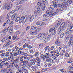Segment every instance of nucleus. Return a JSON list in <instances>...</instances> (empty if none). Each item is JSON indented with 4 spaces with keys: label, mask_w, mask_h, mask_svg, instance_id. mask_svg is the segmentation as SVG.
I'll return each mask as SVG.
<instances>
[{
    "label": "nucleus",
    "mask_w": 73,
    "mask_h": 73,
    "mask_svg": "<svg viewBox=\"0 0 73 73\" xmlns=\"http://www.w3.org/2000/svg\"><path fill=\"white\" fill-rule=\"evenodd\" d=\"M57 2L55 1H53L52 2V4H53V5H50V7L48 8L49 10L47 11L46 13L47 14H49V13H51V11H54V9H56V8H57V4H56Z\"/></svg>",
    "instance_id": "f257e3e1"
},
{
    "label": "nucleus",
    "mask_w": 73,
    "mask_h": 73,
    "mask_svg": "<svg viewBox=\"0 0 73 73\" xmlns=\"http://www.w3.org/2000/svg\"><path fill=\"white\" fill-rule=\"evenodd\" d=\"M40 57L41 58H42L43 60H45V59H46V62H50L51 63L53 62V60L52 59L49 58V57H50V55L48 53H46L45 55L42 54Z\"/></svg>",
    "instance_id": "f03ea898"
},
{
    "label": "nucleus",
    "mask_w": 73,
    "mask_h": 73,
    "mask_svg": "<svg viewBox=\"0 0 73 73\" xmlns=\"http://www.w3.org/2000/svg\"><path fill=\"white\" fill-rule=\"evenodd\" d=\"M37 5L38 7H41L42 11H44L45 9V5L44 4H43L42 2V3H40V2H38L37 3Z\"/></svg>",
    "instance_id": "7ed1b4c3"
},
{
    "label": "nucleus",
    "mask_w": 73,
    "mask_h": 73,
    "mask_svg": "<svg viewBox=\"0 0 73 73\" xmlns=\"http://www.w3.org/2000/svg\"><path fill=\"white\" fill-rule=\"evenodd\" d=\"M3 8L4 9H6L7 10L10 9V5L9 4V3H6L5 5L3 6Z\"/></svg>",
    "instance_id": "20e7f679"
},
{
    "label": "nucleus",
    "mask_w": 73,
    "mask_h": 73,
    "mask_svg": "<svg viewBox=\"0 0 73 73\" xmlns=\"http://www.w3.org/2000/svg\"><path fill=\"white\" fill-rule=\"evenodd\" d=\"M10 64L11 66H12V67H13V66H14L15 68H16L17 69H20V66L19 65L15 62L11 63Z\"/></svg>",
    "instance_id": "39448f33"
},
{
    "label": "nucleus",
    "mask_w": 73,
    "mask_h": 73,
    "mask_svg": "<svg viewBox=\"0 0 73 73\" xmlns=\"http://www.w3.org/2000/svg\"><path fill=\"white\" fill-rule=\"evenodd\" d=\"M25 18H24V16H22L19 20V23H21L22 22L23 23H25L27 19L24 20Z\"/></svg>",
    "instance_id": "423d86ee"
},
{
    "label": "nucleus",
    "mask_w": 73,
    "mask_h": 73,
    "mask_svg": "<svg viewBox=\"0 0 73 73\" xmlns=\"http://www.w3.org/2000/svg\"><path fill=\"white\" fill-rule=\"evenodd\" d=\"M44 36H45V33H43L42 34L40 33L38 36V37L40 40H42L44 38Z\"/></svg>",
    "instance_id": "0eeeda50"
},
{
    "label": "nucleus",
    "mask_w": 73,
    "mask_h": 73,
    "mask_svg": "<svg viewBox=\"0 0 73 73\" xmlns=\"http://www.w3.org/2000/svg\"><path fill=\"white\" fill-rule=\"evenodd\" d=\"M73 38H71L70 39L68 43V46H71L73 44Z\"/></svg>",
    "instance_id": "6e6552de"
},
{
    "label": "nucleus",
    "mask_w": 73,
    "mask_h": 73,
    "mask_svg": "<svg viewBox=\"0 0 73 73\" xmlns=\"http://www.w3.org/2000/svg\"><path fill=\"white\" fill-rule=\"evenodd\" d=\"M49 31L51 33V34L52 35H55L56 34L55 30L53 28L50 29Z\"/></svg>",
    "instance_id": "1a4fd4ad"
},
{
    "label": "nucleus",
    "mask_w": 73,
    "mask_h": 73,
    "mask_svg": "<svg viewBox=\"0 0 73 73\" xmlns=\"http://www.w3.org/2000/svg\"><path fill=\"white\" fill-rule=\"evenodd\" d=\"M21 64L23 63V66L26 67V65L28 64V61L27 60H24L23 61V62H21Z\"/></svg>",
    "instance_id": "9d476101"
},
{
    "label": "nucleus",
    "mask_w": 73,
    "mask_h": 73,
    "mask_svg": "<svg viewBox=\"0 0 73 73\" xmlns=\"http://www.w3.org/2000/svg\"><path fill=\"white\" fill-rule=\"evenodd\" d=\"M11 56H12V52H6V54H5V56L6 57H9Z\"/></svg>",
    "instance_id": "9b49d317"
},
{
    "label": "nucleus",
    "mask_w": 73,
    "mask_h": 73,
    "mask_svg": "<svg viewBox=\"0 0 73 73\" xmlns=\"http://www.w3.org/2000/svg\"><path fill=\"white\" fill-rule=\"evenodd\" d=\"M41 24V25H40V26L43 25L44 24V22H42L41 21H37L36 23V25H40Z\"/></svg>",
    "instance_id": "f8f14e48"
},
{
    "label": "nucleus",
    "mask_w": 73,
    "mask_h": 73,
    "mask_svg": "<svg viewBox=\"0 0 73 73\" xmlns=\"http://www.w3.org/2000/svg\"><path fill=\"white\" fill-rule=\"evenodd\" d=\"M29 33L31 35H36L37 34V33L35 31H30L29 32Z\"/></svg>",
    "instance_id": "ddd939ff"
},
{
    "label": "nucleus",
    "mask_w": 73,
    "mask_h": 73,
    "mask_svg": "<svg viewBox=\"0 0 73 73\" xmlns=\"http://www.w3.org/2000/svg\"><path fill=\"white\" fill-rule=\"evenodd\" d=\"M61 4L62 5L63 7L64 8H66L68 5V4L67 2H64L63 3H62Z\"/></svg>",
    "instance_id": "4468645a"
},
{
    "label": "nucleus",
    "mask_w": 73,
    "mask_h": 73,
    "mask_svg": "<svg viewBox=\"0 0 73 73\" xmlns=\"http://www.w3.org/2000/svg\"><path fill=\"white\" fill-rule=\"evenodd\" d=\"M51 56L52 57V59H53V60H56V59L57 58V56L55 54H51Z\"/></svg>",
    "instance_id": "2eb2a0df"
},
{
    "label": "nucleus",
    "mask_w": 73,
    "mask_h": 73,
    "mask_svg": "<svg viewBox=\"0 0 73 73\" xmlns=\"http://www.w3.org/2000/svg\"><path fill=\"white\" fill-rule=\"evenodd\" d=\"M57 12L54 13H50L49 15H48V17L49 16H50V17H52L53 16H54V15H57Z\"/></svg>",
    "instance_id": "dca6fc26"
},
{
    "label": "nucleus",
    "mask_w": 73,
    "mask_h": 73,
    "mask_svg": "<svg viewBox=\"0 0 73 73\" xmlns=\"http://www.w3.org/2000/svg\"><path fill=\"white\" fill-rule=\"evenodd\" d=\"M36 59L37 61V63L38 64H39L40 63V62L41 61V60L40 59V58L39 57H36Z\"/></svg>",
    "instance_id": "f3484780"
},
{
    "label": "nucleus",
    "mask_w": 73,
    "mask_h": 73,
    "mask_svg": "<svg viewBox=\"0 0 73 73\" xmlns=\"http://www.w3.org/2000/svg\"><path fill=\"white\" fill-rule=\"evenodd\" d=\"M55 43L57 46H60V42L58 41V40L57 39L55 42Z\"/></svg>",
    "instance_id": "a211bd4d"
},
{
    "label": "nucleus",
    "mask_w": 73,
    "mask_h": 73,
    "mask_svg": "<svg viewBox=\"0 0 73 73\" xmlns=\"http://www.w3.org/2000/svg\"><path fill=\"white\" fill-rule=\"evenodd\" d=\"M58 29L61 31H63L65 30V27L60 26V27Z\"/></svg>",
    "instance_id": "6ab92c4d"
},
{
    "label": "nucleus",
    "mask_w": 73,
    "mask_h": 73,
    "mask_svg": "<svg viewBox=\"0 0 73 73\" xmlns=\"http://www.w3.org/2000/svg\"><path fill=\"white\" fill-rule=\"evenodd\" d=\"M34 15H33L32 16H31L29 18V20L30 21H32L34 19Z\"/></svg>",
    "instance_id": "aec40b11"
},
{
    "label": "nucleus",
    "mask_w": 73,
    "mask_h": 73,
    "mask_svg": "<svg viewBox=\"0 0 73 73\" xmlns=\"http://www.w3.org/2000/svg\"><path fill=\"white\" fill-rule=\"evenodd\" d=\"M42 1L43 4H44L45 5V4H46V5H47V4H48V2L46 1V0H42Z\"/></svg>",
    "instance_id": "412c9836"
},
{
    "label": "nucleus",
    "mask_w": 73,
    "mask_h": 73,
    "mask_svg": "<svg viewBox=\"0 0 73 73\" xmlns=\"http://www.w3.org/2000/svg\"><path fill=\"white\" fill-rule=\"evenodd\" d=\"M16 14H14V15H12L11 18V19L12 20L14 21L15 20V18H16V16H15Z\"/></svg>",
    "instance_id": "4be33fe9"
},
{
    "label": "nucleus",
    "mask_w": 73,
    "mask_h": 73,
    "mask_svg": "<svg viewBox=\"0 0 73 73\" xmlns=\"http://www.w3.org/2000/svg\"><path fill=\"white\" fill-rule=\"evenodd\" d=\"M23 60H24V59H23V56H22L21 57H20V62L21 63V62H23Z\"/></svg>",
    "instance_id": "5701e85b"
},
{
    "label": "nucleus",
    "mask_w": 73,
    "mask_h": 73,
    "mask_svg": "<svg viewBox=\"0 0 73 73\" xmlns=\"http://www.w3.org/2000/svg\"><path fill=\"white\" fill-rule=\"evenodd\" d=\"M46 71V69H42L40 70L38 72H40V73H41V72H45Z\"/></svg>",
    "instance_id": "b1692460"
},
{
    "label": "nucleus",
    "mask_w": 73,
    "mask_h": 73,
    "mask_svg": "<svg viewBox=\"0 0 73 73\" xmlns=\"http://www.w3.org/2000/svg\"><path fill=\"white\" fill-rule=\"evenodd\" d=\"M20 8H21V6H18L15 9V11H19Z\"/></svg>",
    "instance_id": "393cba45"
},
{
    "label": "nucleus",
    "mask_w": 73,
    "mask_h": 73,
    "mask_svg": "<svg viewBox=\"0 0 73 73\" xmlns=\"http://www.w3.org/2000/svg\"><path fill=\"white\" fill-rule=\"evenodd\" d=\"M11 50L13 53H16V50H15V49L14 48H12L11 49Z\"/></svg>",
    "instance_id": "a878e982"
},
{
    "label": "nucleus",
    "mask_w": 73,
    "mask_h": 73,
    "mask_svg": "<svg viewBox=\"0 0 73 73\" xmlns=\"http://www.w3.org/2000/svg\"><path fill=\"white\" fill-rule=\"evenodd\" d=\"M41 28H38L37 29H36L35 30V31L36 32V33H37V32H39V31H40L41 30Z\"/></svg>",
    "instance_id": "bb28decb"
},
{
    "label": "nucleus",
    "mask_w": 73,
    "mask_h": 73,
    "mask_svg": "<svg viewBox=\"0 0 73 73\" xmlns=\"http://www.w3.org/2000/svg\"><path fill=\"white\" fill-rule=\"evenodd\" d=\"M48 48H49V46H46V47L44 49V51H45L46 52V51L48 50Z\"/></svg>",
    "instance_id": "cd10ccee"
},
{
    "label": "nucleus",
    "mask_w": 73,
    "mask_h": 73,
    "mask_svg": "<svg viewBox=\"0 0 73 73\" xmlns=\"http://www.w3.org/2000/svg\"><path fill=\"white\" fill-rule=\"evenodd\" d=\"M62 73H64L65 72H66V70H65L64 69H61L59 70Z\"/></svg>",
    "instance_id": "c85d7f7f"
},
{
    "label": "nucleus",
    "mask_w": 73,
    "mask_h": 73,
    "mask_svg": "<svg viewBox=\"0 0 73 73\" xmlns=\"http://www.w3.org/2000/svg\"><path fill=\"white\" fill-rule=\"evenodd\" d=\"M24 0H22L20 2H19V3L17 4V5H19V4H22L24 3Z\"/></svg>",
    "instance_id": "c756f323"
},
{
    "label": "nucleus",
    "mask_w": 73,
    "mask_h": 73,
    "mask_svg": "<svg viewBox=\"0 0 73 73\" xmlns=\"http://www.w3.org/2000/svg\"><path fill=\"white\" fill-rule=\"evenodd\" d=\"M20 17H17L15 20V21L17 23L20 20Z\"/></svg>",
    "instance_id": "7c9ffc66"
},
{
    "label": "nucleus",
    "mask_w": 73,
    "mask_h": 73,
    "mask_svg": "<svg viewBox=\"0 0 73 73\" xmlns=\"http://www.w3.org/2000/svg\"><path fill=\"white\" fill-rule=\"evenodd\" d=\"M9 34L12 35V33H13V29H11L9 30Z\"/></svg>",
    "instance_id": "2f4dec72"
},
{
    "label": "nucleus",
    "mask_w": 73,
    "mask_h": 73,
    "mask_svg": "<svg viewBox=\"0 0 73 73\" xmlns=\"http://www.w3.org/2000/svg\"><path fill=\"white\" fill-rule=\"evenodd\" d=\"M37 15H38V16H40L41 15V13L40 11H37Z\"/></svg>",
    "instance_id": "473e14b6"
},
{
    "label": "nucleus",
    "mask_w": 73,
    "mask_h": 73,
    "mask_svg": "<svg viewBox=\"0 0 73 73\" xmlns=\"http://www.w3.org/2000/svg\"><path fill=\"white\" fill-rule=\"evenodd\" d=\"M15 49H16V50L17 52L20 51V48H19V47H18L17 46H15Z\"/></svg>",
    "instance_id": "72a5a7b5"
},
{
    "label": "nucleus",
    "mask_w": 73,
    "mask_h": 73,
    "mask_svg": "<svg viewBox=\"0 0 73 73\" xmlns=\"http://www.w3.org/2000/svg\"><path fill=\"white\" fill-rule=\"evenodd\" d=\"M60 26L63 27H65V22H63L60 25Z\"/></svg>",
    "instance_id": "f704fd0d"
},
{
    "label": "nucleus",
    "mask_w": 73,
    "mask_h": 73,
    "mask_svg": "<svg viewBox=\"0 0 73 73\" xmlns=\"http://www.w3.org/2000/svg\"><path fill=\"white\" fill-rule=\"evenodd\" d=\"M28 45V44L27 43H25L24 45H23V48H25L27 47V45Z\"/></svg>",
    "instance_id": "c9c22d12"
},
{
    "label": "nucleus",
    "mask_w": 73,
    "mask_h": 73,
    "mask_svg": "<svg viewBox=\"0 0 73 73\" xmlns=\"http://www.w3.org/2000/svg\"><path fill=\"white\" fill-rule=\"evenodd\" d=\"M65 55L66 57H69V53H68L67 52H66L65 53Z\"/></svg>",
    "instance_id": "e433bc0d"
},
{
    "label": "nucleus",
    "mask_w": 73,
    "mask_h": 73,
    "mask_svg": "<svg viewBox=\"0 0 73 73\" xmlns=\"http://www.w3.org/2000/svg\"><path fill=\"white\" fill-rule=\"evenodd\" d=\"M64 36V33H62L61 34L60 36V37L61 38H62Z\"/></svg>",
    "instance_id": "4c0bfd02"
},
{
    "label": "nucleus",
    "mask_w": 73,
    "mask_h": 73,
    "mask_svg": "<svg viewBox=\"0 0 73 73\" xmlns=\"http://www.w3.org/2000/svg\"><path fill=\"white\" fill-rule=\"evenodd\" d=\"M70 29H68L65 32V33H66V34H69V32H70Z\"/></svg>",
    "instance_id": "58836bf2"
},
{
    "label": "nucleus",
    "mask_w": 73,
    "mask_h": 73,
    "mask_svg": "<svg viewBox=\"0 0 73 73\" xmlns=\"http://www.w3.org/2000/svg\"><path fill=\"white\" fill-rule=\"evenodd\" d=\"M43 17H44V18L48 17V15H47V14H45L43 15Z\"/></svg>",
    "instance_id": "ea45409f"
},
{
    "label": "nucleus",
    "mask_w": 73,
    "mask_h": 73,
    "mask_svg": "<svg viewBox=\"0 0 73 73\" xmlns=\"http://www.w3.org/2000/svg\"><path fill=\"white\" fill-rule=\"evenodd\" d=\"M70 29L71 31L73 32V26H71L70 27Z\"/></svg>",
    "instance_id": "a19ab883"
},
{
    "label": "nucleus",
    "mask_w": 73,
    "mask_h": 73,
    "mask_svg": "<svg viewBox=\"0 0 73 73\" xmlns=\"http://www.w3.org/2000/svg\"><path fill=\"white\" fill-rule=\"evenodd\" d=\"M69 37H67L65 38V40L66 42H68L69 40Z\"/></svg>",
    "instance_id": "79ce46f5"
},
{
    "label": "nucleus",
    "mask_w": 73,
    "mask_h": 73,
    "mask_svg": "<svg viewBox=\"0 0 73 73\" xmlns=\"http://www.w3.org/2000/svg\"><path fill=\"white\" fill-rule=\"evenodd\" d=\"M12 56H10V57H9L8 58V60H12V58H12V59H13V54H12Z\"/></svg>",
    "instance_id": "37998d69"
},
{
    "label": "nucleus",
    "mask_w": 73,
    "mask_h": 73,
    "mask_svg": "<svg viewBox=\"0 0 73 73\" xmlns=\"http://www.w3.org/2000/svg\"><path fill=\"white\" fill-rule=\"evenodd\" d=\"M7 72H9V73H13L12 71V69L10 68L8 69Z\"/></svg>",
    "instance_id": "c03bdc74"
},
{
    "label": "nucleus",
    "mask_w": 73,
    "mask_h": 73,
    "mask_svg": "<svg viewBox=\"0 0 73 73\" xmlns=\"http://www.w3.org/2000/svg\"><path fill=\"white\" fill-rule=\"evenodd\" d=\"M22 70L23 72H24L26 70L25 67L23 66V67H22Z\"/></svg>",
    "instance_id": "a18cd8bd"
},
{
    "label": "nucleus",
    "mask_w": 73,
    "mask_h": 73,
    "mask_svg": "<svg viewBox=\"0 0 73 73\" xmlns=\"http://www.w3.org/2000/svg\"><path fill=\"white\" fill-rule=\"evenodd\" d=\"M19 62V59H17V58H16L15 60V62L14 63H16V62Z\"/></svg>",
    "instance_id": "49530a36"
},
{
    "label": "nucleus",
    "mask_w": 73,
    "mask_h": 73,
    "mask_svg": "<svg viewBox=\"0 0 73 73\" xmlns=\"http://www.w3.org/2000/svg\"><path fill=\"white\" fill-rule=\"evenodd\" d=\"M31 29L32 30H34V29H36V27H35L34 26H33L31 27Z\"/></svg>",
    "instance_id": "de8ad7c7"
},
{
    "label": "nucleus",
    "mask_w": 73,
    "mask_h": 73,
    "mask_svg": "<svg viewBox=\"0 0 73 73\" xmlns=\"http://www.w3.org/2000/svg\"><path fill=\"white\" fill-rule=\"evenodd\" d=\"M47 38H44L43 39V41L44 42H47L48 41H47Z\"/></svg>",
    "instance_id": "09e8293b"
},
{
    "label": "nucleus",
    "mask_w": 73,
    "mask_h": 73,
    "mask_svg": "<svg viewBox=\"0 0 73 73\" xmlns=\"http://www.w3.org/2000/svg\"><path fill=\"white\" fill-rule=\"evenodd\" d=\"M5 40V38L4 37L3 38H2L1 39V41H2V42H4V41Z\"/></svg>",
    "instance_id": "8fccbe9b"
},
{
    "label": "nucleus",
    "mask_w": 73,
    "mask_h": 73,
    "mask_svg": "<svg viewBox=\"0 0 73 73\" xmlns=\"http://www.w3.org/2000/svg\"><path fill=\"white\" fill-rule=\"evenodd\" d=\"M7 31H7V29H6V28L4 29V30H3V33H6V32H7Z\"/></svg>",
    "instance_id": "3c124183"
},
{
    "label": "nucleus",
    "mask_w": 73,
    "mask_h": 73,
    "mask_svg": "<svg viewBox=\"0 0 73 73\" xmlns=\"http://www.w3.org/2000/svg\"><path fill=\"white\" fill-rule=\"evenodd\" d=\"M14 24V22L12 21H11L10 22V23H9V25H12L13 24Z\"/></svg>",
    "instance_id": "603ef678"
},
{
    "label": "nucleus",
    "mask_w": 73,
    "mask_h": 73,
    "mask_svg": "<svg viewBox=\"0 0 73 73\" xmlns=\"http://www.w3.org/2000/svg\"><path fill=\"white\" fill-rule=\"evenodd\" d=\"M8 43H6V44H4V45H3V47H6L7 46H8Z\"/></svg>",
    "instance_id": "864d4df0"
},
{
    "label": "nucleus",
    "mask_w": 73,
    "mask_h": 73,
    "mask_svg": "<svg viewBox=\"0 0 73 73\" xmlns=\"http://www.w3.org/2000/svg\"><path fill=\"white\" fill-rule=\"evenodd\" d=\"M30 29V26H28L26 28V31H28Z\"/></svg>",
    "instance_id": "5fc2aeb1"
},
{
    "label": "nucleus",
    "mask_w": 73,
    "mask_h": 73,
    "mask_svg": "<svg viewBox=\"0 0 73 73\" xmlns=\"http://www.w3.org/2000/svg\"><path fill=\"white\" fill-rule=\"evenodd\" d=\"M35 57H37L38 56V52H36L35 54Z\"/></svg>",
    "instance_id": "6e6d98bb"
},
{
    "label": "nucleus",
    "mask_w": 73,
    "mask_h": 73,
    "mask_svg": "<svg viewBox=\"0 0 73 73\" xmlns=\"http://www.w3.org/2000/svg\"><path fill=\"white\" fill-rule=\"evenodd\" d=\"M40 6H38L37 7V11H40L41 10H40Z\"/></svg>",
    "instance_id": "4d7b16f0"
},
{
    "label": "nucleus",
    "mask_w": 73,
    "mask_h": 73,
    "mask_svg": "<svg viewBox=\"0 0 73 73\" xmlns=\"http://www.w3.org/2000/svg\"><path fill=\"white\" fill-rule=\"evenodd\" d=\"M13 54H13V56L14 57H16V56H17V55H18L17 53V52H15V53H13Z\"/></svg>",
    "instance_id": "13d9d810"
},
{
    "label": "nucleus",
    "mask_w": 73,
    "mask_h": 73,
    "mask_svg": "<svg viewBox=\"0 0 73 73\" xmlns=\"http://www.w3.org/2000/svg\"><path fill=\"white\" fill-rule=\"evenodd\" d=\"M61 32H62V31H61L60 30H59V29H58V35H60L61 34Z\"/></svg>",
    "instance_id": "bf43d9fd"
},
{
    "label": "nucleus",
    "mask_w": 73,
    "mask_h": 73,
    "mask_svg": "<svg viewBox=\"0 0 73 73\" xmlns=\"http://www.w3.org/2000/svg\"><path fill=\"white\" fill-rule=\"evenodd\" d=\"M3 60L5 61H8V59H7V58H5L3 59Z\"/></svg>",
    "instance_id": "052dcab7"
},
{
    "label": "nucleus",
    "mask_w": 73,
    "mask_h": 73,
    "mask_svg": "<svg viewBox=\"0 0 73 73\" xmlns=\"http://www.w3.org/2000/svg\"><path fill=\"white\" fill-rule=\"evenodd\" d=\"M1 57H3V56H5V53H3L0 55Z\"/></svg>",
    "instance_id": "680f3d73"
},
{
    "label": "nucleus",
    "mask_w": 73,
    "mask_h": 73,
    "mask_svg": "<svg viewBox=\"0 0 73 73\" xmlns=\"http://www.w3.org/2000/svg\"><path fill=\"white\" fill-rule=\"evenodd\" d=\"M34 50H34V49H32L29 50V52L31 53H32L33 52H34Z\"/></svg>",
    "instance_id": "e2e57ef3"
},
{
    "label": "nucleus",
    "mask_w": 73,
    "mask_h": 73,
    "mask_svg": "<svg viewBox=\"0 0 73 73\" xmlns=\"http://www.w3.org/2000/svg\"><path fill=\"white\" fill-rule=\"evenodd\" d=\"M16 36L14 35L13 38V40H16Z\"/></svg>",
    "instance_id": "0e129e2a"
},
{
    "label": "nucleus",
    "mask_w": 73,
    "mask_h": 73,
    "mask_svg": "<svg viewBox=\"0 0 73 73\" xmlns=\"http://www.w3.org/2000/svg\"><path fill=\"white\" fill-rule=\"evenodd\" d=\"M2 71V72H3V73H5V72H6V71H7V70H6V69L4 68V69H3L2 71Z\"/></svg>",
    "instance_id": "69168bd1"
},
{
    "label": "nucleus",
    "mask_w": 73,
    "mask_h": 73,
    "mask_svg": "<svg viewBox=\"0 0 73 73\" xmlns=\"http://www.w3.org/2000/svg\"><path fill=\"white\" fill-rule=\"evenodd\" d=\"M18 71L19 73H23V71L21 70H19Z\"/></svg>",
    "instance_id": "338daca9"
},
{
    "label": "nucleus",
    "mask_w": 73,
    "mask_h": 73,
    "mask_svg": "<svg viewBox=\"0 0 73 73\" xmlns=\"http://www.w3.org/2000/svg\"><path fill=\"white\" fill-rule=\"evenodd\" d=\"M15 12H16V11H15V10H13L10 13H11V14H13V13H15Z\"/></svg>",
    "instance_id": "774afa93"
}]
</instances>
